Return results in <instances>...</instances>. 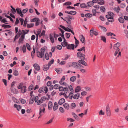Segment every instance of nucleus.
<instances>
[{
    "label": "nucleus",
    "mask_w": 128,
    "mask_h": 128,
    "mask_svg": "<svg viewBox=\"0 0 128 128\" xmlns=\"http://www.w3.org/2000/svg\"><path fill=\"white\" fill-rule=\"evenodd\" d=\"M62 46L63 47L67 46L68 45V43L67 42H63L61 43Z\"/></svg>",
    "instance_id": "nucleus-33"
},
{
    "label": "nucleus",
    "mask_w": 128,
    "mask_h": 128,
    "mask_svg": "<svg viewBox=\"0 0 128 128\" xmlns=\"http://www.w3.org/2000/svg\"><path fill=\"white\" fill-rule=\"evenodd\" d=\"M120 9V7L118 6L117 7H115L113 9L114 11L117 13H118L119 12Z\"/></svg>",
    "instance_id": "nucleus-19"
},
{
    "label": "nucleus",
    "mask_w": 128,
    "mask_h": 128,
    "mask_svg": "<svg viewBox=\"0 0 128 128\" xmlns=\"http://www.w3.org/2000/svg\"><path fill=\"white\" fill-rule=\"evenodd\" d=\"M106 18H108V21L109 20H112V18H111V16H110L109 15V14H108L106 15Z\"/></svg>",
    "instance_id": "nucleus-57"
},
{
    "label": "nucleus",
    "mask_w": 128,
    "mask_h": 128,
    "mask_svg": "<svg viewBox=\"0 0 128 128\" xmlns=\"http://www.w3.org/2000/svg\"><path fill=\"white\" fill-rule=\"evenodd\" d=\"M50 66L48 64L44 66H43L44 70L45 71H47L49 69Z\"/></svg>",
    "instance_id": "nucleus-25"
},
{
    "label": "nucleus",
    "mask_w": 128,
    "mask_h": 128,
    "mask_svg": "<svg viewBox=\"0 0 128 128\" xmlns=\"http://www.w3.org/2000/svg\"><path fill=\"white\" fill-rule=\"evenodd\" d=\"M58 105L56 102H55L53 106V109L54 111L56 110L58 108Z\"/></svg>",
    "instance_id": "nucleus-24"
},
{
    "label": "nucleus",
    "mask_w": 128,
    "mask_h": 128,
    "mask_svg": "<svg viewBox=\"0 0 128 128\" xmlns=\"http://www.w3.org/2000/svg\"><path fill=\"white\" fill-rule=\"evenodd\" d=\"M38 18H35L33 19L30 20V22H35L38 19Z\"/></svg>",
    "instance_id": "nucleus-52"
},
{
    "label": "nucleus",
    "mask_w": 128,
    "mask_h": 128,
    "mask_svg": "<svg viewBox=\"0 0 128 128\" xmlns=\"http://www.w3.org/2000/svg\"><path fill=\"white\" fill-rule=\"evenodd\" d=\"M27 49L29 50H30V47L29 44L28 43H26V44Z\"/></svg>",
    "instance_id": "nucleus-51"
},
{
    "label": "nucleus",
    "mask_w": 128,
    "mask_h": 128,
    "mask_svg": "<svg viewBox=\"0 0 128 128\" xmlns=\"http://www.w3.org/2000/svg\"><path fill=\"white\" fill-rule=\"evenodd\" d=\"M34 26V24L33 23L30 24H27V27L28 28H30L33 27Z\"/></svg>",
    "instance_id": "nucleus-41"
},
{
    "label": "nucleus",
    "mask_w": 128,
    "mask_h": 128,
    "mask_svg": "<svg viewBox=\"0 0 128 128\" xmlns=\"http://www.w3.org/2000/svg\"><path fill=\"white\" fill-rule=\"evenodd\" d=\"M81 88L80 86H78L76 87L75 89V92H79L80 90H81Z\"/></svg>",
    "instance_id": "nucleus-27"
},
{
    "label": "nucleus",
    "mask_w": 128,
    "mask_h": 128,
    "mask_svg": "<svg viewBox=\"0 0 128 128\" xmlns=\"http://www.w3.org/2000/svg\"><path fill=\"white\" fill-rule=\"evenodd\" d=\"M66 48H67L69 50H74V49L75 45L73 44H68Z\"/></svg>",
    "instance_id": "nucleus-5"
},
{
    "label": "nucleus",
    "mask_w": 128,
    "mask_h": 128,
    "mask_svg": "<svg viewBox=\"0 0 128 128\" xmlns=\"http://www.w3.org/2000/svg\"><path fill=\"white\" fill-rule=\"evenodd\" d=\"M65 57L64 59H62L63 60H67L70 56V55L68 54H66L65 55Z\"/></svg>",
    "instance_id": "nucleus-55"
},
{
    "label": "nucleus",
    "mask_w": 128,
    "mask_h": 128,
    "mask_svg": "<svg viewBox=\"0 0 128 128\" xmlns=\"http://www.w3.org/2000/svg\"><path fill=\"white\" fill-rule=\"evenodd\" d=\"M44 91V86H42L40 87L38 90V92L40 93L43 92Z\"/></svg>",
    "instance_id": "nucleus-30"
},
{
    "label": "nucleus",
    "mask_w": 128,
    "mask_h": 128,
    "mask_svg": "<svg viewBox=\"0 0 128 128\" xmlns=\"http://www.w3.org/2000/svg\"><path fill=\"white\" fill-rule=\"evenodd\" d=\"M53 119L54 118H52L49 121H48L46 123V124H48L52 122Z\"/></svg>",
    "instance_id": "nucleus-62"
},
{
    "label": "nucleus",
    "mask_w": 128,
    "mask_h": 128,
    "mask_svg": "<svg viewBox=\"0 0 128 128\" xmlns=\"http://www.w3.org/2000/svg\"><path fill=\"white\" fill-rule=\"evenodd\" d=\"M78 63L76 62H73L72 63V66L74 68H78Z\"/></svg>",
    "instance_id": "nucleus-22"
},
{
    "label": "nucleus",
    "mask_w": 128,
    "mask_h": 128,
    "mask_svg": "<svg viewBox=\"0 0 128 128\" xmlns=\"http://www.w3.org/2000/svg\"><path fill=\"white\" fill-rule=\"evenodd\" d=\"M85 47L83 46L82 48L78 49L77 51L79 52H81L82 50H84L85 52Z\"/></svg>",
    "instance_id": "nucleus-36"
},
{
    "label": "nucleus",
    "mask_w": 128,
    "mask_h": 128,
    "mask_svg": "<svg viewBox=\"0 0 128 128\" xmlns=\"http://www.w3.org/2000/svg\"><path fill=\"white\" fill-rule=\"evenodd\" d=\"M80 7L82 8H86L87 7L86 4L85 3H82L80 4Z\"/></svg>",
    "instance_id": "nucleus-37"
},
{
    "label": "nucleus",
    "mask_w": 128,
    "mask_h": 128,
    "mask_svg": "<svg viewBox=\"0 0 128 128\" xmlns=\"http://www.w3.org/2000/svg\"><path fill=\"white\" fill-rule=\"evenodd\" d=\"M52 107V102L49 101L48 103V108L49 110H51Z\"/></svg>",
    "instance_id": "nucleus-18"
},
{
    "label": "nucleus",
    "mask_w": 128,
    "mask_h": 128,
    "mask_svg": "<svg viewBox=\"0 0 128 128\" xmlns=\"http://www.w3.org/2000/svg\"><path fill=\"white\" fill-rule=\"evenodd\" d=\"M26 86H23L20 89L21 92L24 93L26 92L27 90L26 88Z\"/></svg>",
    "instance_id": "nucleus-14"
},
{
    "label": "nucleus",
    "mask_w": 128,
    "mask_h": 128,
    "mask_svg": "<svg viewBox=\"0 0 128 128\" xmlns=\"http://www.w3.org/2000/svg\"><path fill=\"white\" fill-rule=\"evenodd\" d=\"M108 14H109L110 16H111V18H112V20H109L108 21L110 22H113L114 21V14L111 12H108Z\"/></svg>",
    "instance_id": "nucleus-4"
},
{
    "label": "nucleus",
    "mask_w": 128,
    "mask_h": 128,
    "mask_svg": "<svg viewBox=\"0 0 128 128\" xmlns=\"http://www.w3.org/2000/svg\"><path fill=\"white\" fill-rule=\"evenodd\" d=\"M46 104H43L40 106V108H43L42 109V112L43 113L45 112V107H46Z\"/></svg>",
    "instance_id": "nucleus-10"
},
{
    "label": "nucleus",
    "mask_w": 128,
    "mask_h": 128,
    "mask_svg": "<svg viewBox=\"0 0 128 128\" xmlns=\"http://www.w3.org/2000/svg\"><path fill=\"white\" fill-rule=\"evenodd\" d=\"M72 115L74 116V118L76 120H79V118L78 116L74 112H72Z\"/></svg>",
    "instance_id": "nucleus-23"
},
{
    "label": "nucleus",
    "mask_w": 128,
    "mask_h": 128,
    "mask_svg": "<svg viewBox=\"0 0 128 128\" xmlns=\"http://www.w3.org/2000/svg\"><path fill=\"white\" fill-rule=\"evenodd\" d=\"M100 9L101 12H104L105 10V8L103 6H102L100 7Z\"/></svg>",
    "instance_id": "nucleus-54"
},
{
    "label": "nucleus",
    "mask_w": 128,
    "mask_h": 128,
    "mask_svg": "<svg viewBox=\"0 0 128 128\" xmlns=\"http://www.w3.org/2000/svg\"><path fill=\"white\" fill-rule=\"evenodd\" d=\"M34 95H32L31 96L30 98V102L29 104H32L34 102Z\"/></svg>",
    "instance_id": "nucleus-11"
},
{
    "label": "nucleus",
    "mask_w": 128,
    "mask_h": 128,
    "mask_svg": "<svg viewBox=\"0 0 128 128\" xmlns=\"http://www.w3.org/2000/svg\"><path fill=\"white\" fill-rule=\"evenodd\" d=\"M72 4V3L71 2H66L63 4L64 5H67L68 6H69L70 5Z\"/></svg>",
    "instance_id": "nucleus-53"
},
{
    "label": "nucleus",
    "mask_w": 128,
    "mask_h": 128,
    "mask_svg": "<svg viewBox=\"0 0 128 128\" xmlns=\"http://www.w3.org/2000/svg\"><path fill=\"white\" fill-rule=\"evenodd\" d=\"M94 28H92L90 30V34L91 37L93 36L94 34L95 36H96L98 35V32L96 31H94Z\"/></svg>",
    "instance_id": "nucleus-3"
},
{
    "label": "nucleus",
    "mask_w": 128,
    "mask_h": 128,
    "mask_svg": "<svg viewBox=\"0 0 128 128\" xmlns=\"http://www.w3.org/2000/svg\"><path fill=\"white\" fill-rule=\"evenodd\" d=\"M54 88L55 89H58L59 88V86L58 84H56L54 86Z\"/></svg>",
    "instance_id": "nucleus-56"
},
{
    "label": "nucleus",
    "mask_w": 128,
    "mask_h": 128,
    "mask_svg": "<svg viewBox=\"0 0 128 128\" xmlns=\"http://www.w3.org/2000/svg\"><path fill=\"white\" fill-rule=\"evenodd\" d=\"M70 12L71 14L70 13V14L72 15H74L76 13V12L74 11H70Z\"/></svg>",
    "instance_id": "nucleus-48"
},
{
    "label": "nucleus",
    "mask_w": 128,
    "mask_h": 128,
    "mask_svg": "<svg viewBox=\"0 0 128 128\" xmlns=\"http://www.w3.org/2000/svg\"><path fill=\"white\" fill-rule=\"evenodd\" d=\"M101 40L103 41L104 42L106 43V39L105 37L103 36H100Z\"/></svg>",
    "instance_id": "nucleus-34"
},
{
    "label": "nucleus",
    "mask_w": 128,
    "mask_h": 128,
    "mask_svg": "<svg viewBox=\"0 0 128 128\" xmlns=\"http://www.w3.org/2000/svg\"><path fill=\"white\" fill-rule=\"evenodd\" d=\"M45 57L46 59V60H48L49 59V57H50L49 55L48 52H46L45 54Z\"/></svg>",
    "instance_id": "nucleus-46"
},
{
    "label": "nucleus",
    "mask_w": 128,
    "mask_h": 128,
    "mask_svg": "<svg viewBox=\"0 0 128 128\" xmlns=\"http://www.w3.org/2000/svg\"><path fill=\"white\" fill-rule=\"evenodd\" d=\"M36 53L37 56L39 58H42L44 55L43 54L39 51H38Z\"/></svg>",
    "instance_id": "nucleus-9"
},
{
    "label": "nucleus",
    "mask_w": 128,
    "mask_h": 128,
    "mask_svg": "<svg viewBox=\"0 0 128 128\" xmlns=\"http://www.w3.org/2000/svg\"><path fill=\"white\" fill-rule=\"evenodd\" d=\"M64 107L67 110H68L70 108V106L68 104L65 103L63 104Z\"/></svg>",
    "instance_id": "nucleus-21"
},
{
    "label": "nucleus",
    "mask_w": 128,
    "mask_h": 128,
    "mask_svg": "<svg viewBox=\"0 0 128 128\" xmlns=\"http://www.w3.org/2000/svg\"><path fill=\"white\" fill-rule=\"evenodd\" d=\"M77 57L79 58L80 60H78V62L80 63L85 66H87L86 63L84 61L85 58L84 54L82 53L81 52H78L77 53L76 55Z\"/></svg>",
    "instance_id": "nucleus-1"
},
{
    "label": "nucleus",
    "mask_w": 128,
    "mask_h": 128,
    "mask_svg": "<svg viewBox=\"0 0 128 128\" xmlns=\"http://www.w3.org/2000/svg\"><path fill=\"white\" fill-rule=\"evenodd\" d=\"M90 15L92 16V15L90 13L86 14L85 15V16L88 18L90 17L91 16Z\"/></svg>",
    "instance_id": "nucleus-60"
},
{
    "label": "nucleus",
    "mask_w": 128,
    "mask_h": 128,
    "mask_svg": "<svg viewBox=\"0 0 128 128\" xmlns=\"http://www.w3.org/2000/svg\"><path fill=\"white\" fill-rule=\"evenodd\" d=\"M66 38L68 39L69 38L71 34L70 33H66Z\"/></svg>",
    "instance_id": "nucleus-63"
},
{
    "label": "nucleus",
    "mask_w": 128,
    "mask_h": 128,
    "mask_svg": "<svg viewBox=\"0 0 128 128\" xmlns=\"http://www.w3.org/2000/svg\"><path fill=\"white\" fill-rule=\"evenodd\" d=\"M40 20L38 18V19L37 20L36 22V23L35 25L36 26H37L39 25L40 23Z\"/></svg>",
    "instance_id": "nucleus-42"
},
{
    "label": "nucleus",
    "mask_w": 128,
    "mask_h": 128,
    "mask_svg": "<svg viewBox=\"0 0 128 128\" xmlns=\"http://www.w3.org/2000/svg\"><path fill=\"white\" fill-rule=\"evenodd\" d=\"M99 114L100 115H104V112H103L102 110H101L99 112Z\"/></svg>",
    "instance_id": "nucleus-59"
},
{
    "label": "nucleus",
    "mask_w": 128,
    "mask_h": 128,
    "mask_svg": "<svg viewBox=\"0 0 128 128\" xmlns=\"http://www.w3.org/2000/svg\"><path fill=\"white\" fill-rule=\"evenodd\" d=\"M54 59H52L48 63V65L49 66H50L54 62Z\"/></svg>",
    "instance_id": "nucleus-50"
},
{
    "label": "nucleus",
    "mask_w": 128,
    "mask_h": 128,
    "mask_svg": "<svg viewBox=\"0 0 128 128\" xmlns=\"http://www.w3.org/2000/svg\"><path fill=\"white\" fill-rule=\"evenodd\" d=\"M87 7L88 6L91 7L94 5V4L92 1L88 2L87 3Z\"/></svg>",
    "instance_id": "nucleus-31"
},
{
    "label": "nucleus",
    "mask_w": 128,
    "mask_h": 128,
    "mask_svg": "<svg viewBox=\"0 0 128 128\" xmlns=\"http://www.w3.org/2000/svg\"><path fill=\"white\" fill-rule=\"evenodd\" d=\"M44 113H43L42 112V109H41V108H40L39 112V114L40 116L38 117V119L40 118L41 116L43 115L44 114Z\"/></svg>",
    "instance_id": "nucleus-35"
},
{
    "label": "nucleus",
    "mask_w": 128,
    "mask_h": 128,
    "mask_svg": "<svg viewBox=\"0 0 128 128\" xmlns=\"http://www.w3.org/2000/svg\"><path fill=\"white\" fill-rule=\"evenodd\" d=\"M120 43L117 42L115 44L114 46V48L115 50H117L118 49H119V47L120 46Z\"/></svg>",
    "instance_id": "nucleus-7"
},
{
    "label": "nucleus",
    "mask_w": 128,
    "mask_h": 128,
    "mask_svg": "<svg viewBox=\"0 0 128 128\" xmlns=\"http://www.w3.org/2000/svg\"><path fill=\"white\" fill-rule=\"evenodd\" d=\"M73 93L72 92H70L68 95V97L69 98L72 99L73 97Z\"/></svg>",
    "instance_id": "nucleus-45"
},
{
    "label": "nucleus",
    "mask_w": 128,
    "mask_h": 128,
    "mask_svg": "<svg viewBox=\"0 0 128 128\" xmlns=\"http://www.w3.org/2000/svg\"><path fill=\"white\" fill-rule=\"evenodd\" d=\"M33 66L35 69L37 71H39L40 69V66L37 64H34L33 65Z\"/></svg>",
    "instance_id": "nucleus-6"
},
{
    "label": "nucleus",
    "mask_w": 128,
    "mask_h": 128,
    "mask_svg": "<svg viewBox=\"0 0 128 128\" xmlns=\"http://www.w3.org/2000/svg\"><path fill=\"white\" fill-rule=\"evenodd\" d=\"M50 39L52 43H53L54 42V39L52 36L51 34H50L49 35Z\"/></svg>",
    "instance_id": "nucleus-26"
},
{
    "label": "nucleus",
    "mask_w": 128,
    "mask_h": 128,
    "mask_svg": "<svg viewBox=\"0 0 128 128\" xmlns=\"http://www.w3.org/2000/svg\"><path fill=\"white\" fill-rule=\"evenodd\" d=\"M100 2H98V4L100 5H102L104 4V2L103 1L104 0H98Z\"/></svg>",
    "instance_id": "nucleus-43"
},
{
    "label": "nucleus",
    "mask_w": 128,
    "mask_h": 128,
    "mask_svg": "<svg viewBox=\"0 0 128 128\" xmlns=\"http://www.w3.org/2000/svg\"><path fill=\"white\" fill-rule=\"evenodd\" d=\"M20 50L21 51H23L24 53H25L26 51V47L25 45L24 44L23 46L20 47Z\"/></svg>",
    "instance_id": "nucleus-12"
},
{
    "label": "nucleus",
    "mask_w": 128,
    "mask_h": 128,
    "mask_svg": "<svg viewBox=\"0 0 128 128\" xmlns=\"http://www.w3.org/2000/svg\"><path fill=\"white\" fill-rule=\"evenodd\" d=\"M1 22H2L4 23L8 24L7 23H6V22H7V21L6 20V18H3L1 21Z\"/></svg>",
    "instance_id": "nucleus-58"
},
{
    "label": "nucleus",
    "mask_w": 128,
    "mask_h": 128,
    "mask_svg": "<svg viewBox=\"0 0 128 128\" xmlns=\"http://www.w3.org/2000/svg\"><path fill=\"white\" fill-rule=\"evenodd\" d=\"M0 26L2 27H4V29H6L7 28H10L11 27V26L10 25H6L5 24H3L2 25H0Z\"/></svg>",
    "instance_id": "nucleus-28"
},
{
    "label": "nucleus",
    "mask_w": 128,
    "mask_h": 128,
    "mask_svg": "<svg viewBox=\"0 0 128 128\" xmlns=\"http://www.w3.org/2000/svg\"><path fill=\"white\" fill-rule=\"evenodd\" d=\"M16 9L14 8H13L12 9H11V11L12 12V13L13 14H15L16 12Z\"/></svg>",
    "instance_id": "nucleus-64"
},
{
    "label": "nucleus",
    "mask_w": 128,
    "mask_h": 128,
    "mask_svg": "<svg viewBox=\"0 0 128 128\" xmlns=\"http://www.w3.org/2000/svg\"><path fill=\"white\" fill-rule=\"evenodd\" d=\"M24 24L23 25V26L24 27H26V24H27V23L28 22L27 21V18H25V21H24Z\"/></svg>",
    "instance_id": "nucleus-47"
},
{
    "label": "nucleus",
    "mask_w": 128,
    "mask_h": 128,
    "mask_svg": "<svg viewBox=\"0 0 128 128\" xmlns=\"http://www.w3.org/2000/svg\"><path fill=\"white\" fill-rule=\"evenodd\" d=\"M118 20L119 22L121 23H123L124 22V19L122 17H119L118 18Z\"/></svg>",
    "instance_id": "nucleus-29"
},
{
    "label": "nucleus",
    "mask_w": 128,
    "mask_h": 128,
    "mask_svg": "<svg viewBox=\"0 0 128 128\" xmlns=\"http://www.w3.org/2000/svg\"><path fill=\"white\" fill-rule=\"evenodd\" d=\"M34 86L33 85L31 84L30 85L28 88V90L29 91H31L33 89Z\"/></svg>",
    "instance_id": "nucleus-40"
},
{
    "label": "nucleus",
    "mask_w": 128,
    "mask_h": 128,
    "mask_svg": "<svg viewBox=\"0 0 128 128\" xmlns=\"http://www.w3.org/2000/svg\"><path fill=\"white\" fill-rule=\"evenodd\" d=\"M106 114L107 116H110L111 115L110 108L109 104H108L106 106Z\"/></svg>",
    "instance_id": "nucleus-2"
},
{
    "label": "nucleus",
    "mask_w": 128,
    "mask_h": 128,
    "mask_svg": "<svg viewBox=\"0 0 128 128\" xmlns=\"http://www.w3.org/2000/svg\"><path fill=\"white\" fill-rule=\"evenodd\" d=\"M20 101L22 104H24L26 102V100L24 99H21L20 100Z\"/></svg>",
    "instance_id": "nucleus-61"
},
{
    "label": "nucleus",
    "mask_w": 128,
    "mask_h": 128,
    "mask_svg": "<svg viewBox=\"0 0 128 128\" xmlns=\"http://www.w3.org/2000/svg\"><path fill=\"white\" fill-rule=\"evenodd\" d=\"M44 98L43 97H42L40 100H38L37 102V105H40L44 101L43 99Z\"/></svg>",
    "instance_id": "nucleus-20"
},
{
    "label": "nucleus",
    "mask_w": 128,
    "mask_h": 128,
    "mask_svg": "<svg viewBox=\"0 0 128 128\" xmlns=\"http://www.w3.org/2000/svg\"><path fill=\"white\" fill-rule=\"evenodd\" d=\"M78 68L80 70V69H82V68H83L84 67L82 66L80 64L78 63Z\"/></svg>",
    "instance_id": "nucleus-49"
},
{
    "label": "nucleus",
    "mask_w": 128,
    "mask_h": 128,
    "mask_svg": "<svg viewBox=\"0 0 128 128\" xmlns=\"http://www.w3.org/2000/svg\"><path fill=\"white\" fill-rule=\"evenodd\" d=\"M64 21H66V23L70 25L71 24V21L69 19L68 17H65L64 18Z\"/></svg>",
    "instance_id": "nucleus-16"
},
{
    "label": "nucleus",
    "mask_w": 128,
    "mask_h": 128,
    "mask_svg": "<svg viewBox=\"0 0 128 128\" xmlns=\"http://www.w3.org/2000/svg\"><path fill=\"white\" fill-rule=\"evenodd\" d=\"M76 106V104H75L74 103H72L70 106V108L72 109H74Z\"/></svg>",
    "instance_id": "nucleus-32"
},
{
    "label": "nucleus",
    "mask_w": 128,
    "mask_h": 128,
    "mask_svg": "<svg viewBox=\"0 0 128 128\" xmlns=\"http://www.w3.org/2000/svg\"><path fill=\"white\" fill-rule=\"evenodd\" d=\"M65 100L64 98H62L58 102V104L60 105H62L65 102Z\"/></svg>",
    "instance_id": "nucleus-13"
},
{
    "label": "nucleus",
    "mask_w": 128,
    "mask_h": 128,
    "mask_svg": "<svg viewBox=\"0 0 128 128\" xmlns=\"http://www.w3.org/2000/svg\"><path fill=\"white\" fill-rule=\"evenodd\" d=\"M14 107L16 108V109L18 111H19L22 108L21 106L20 105H18L16 104H14Z\"/></svg>",
    "instance_id": "nucleus-17"
},
{
    "label": "nucleus",
    "mask_w": 128,
    "mask_h": 128,
    "mask_svg": "<svg viewBox=\"0 0 128 128\" xmlns=\"http://www.w3.org/2000/svg\"><path fill=\"white\" fill-rule=\"evenodd\" d=\"M19 73L18 71L16 70H14L13 71V74L15 76H18V75Z\"/></svg>",
    "instance_id": "nucleus-38"
},
{
    "label": "nucleus",
    "mask_w": 128,
    "mask_h": 128,
    "mask_svg": "<svg viewBox=\"0 0 128 128\" xmlns=\"http://www.w3.org/2000/svg\"><path fill=\"white\" fill-rule=\"evenodd\" d=\"M23 83L22 82H21L18 85V89H20L23 86Z\"/></svg>",
    "instance_id": "nucleus-44"
},
{
    "label": "nucleus",
    "mask_w": 128,
    "mask_h": 128,
    "mask_svg": "<svg viewBox=\"0 0 128 128\" xmlns=\"http://www.w3.org/2000/svg\"><path fill=\"white\" fill-rule=\"evenodd\" d=\"M76 79V76H73L71 77L70 79V80L72 82H74L75 81Z\"/></svg>",
    "instance_id": "nucleus-39"
},
{
    "label": "nucleus",
    "mask_w": 128,
    "mask_h": 128,
    "mask_svg": "<svg viewBox=\"0 0 128 128\" xmlns=\"http://www.w3.org/2000/svg\"><path fill=\"white\" fill-rule=\"evenodd\" d=\"M80 40L82 42V43L83 44L85 43V38L84 36L82 34L80 36Z\"/></svg>",
    "instance_id": "nucleus-15"
},
{
    "label": "nucleus",
    "mask_w": 128,
    "mask_h": 128,
    "mask_svg": "<svg viewBox=\"0 0 128 128\" xmlns=\"http://www.w3.org/2000/svg\"><path fill=\"white\" fill-rule=\"evenodd\" d=\"M25 30L27 31V32H25V31L24 30H22V31L23 33L24 34H22V36L20 38H21L23 40H24V37H25L24 36H25V34H27L28 33V32L29 31V30Z\"/></svg>",
    "instance_id": "nucleus-8"
}]
</instances>
